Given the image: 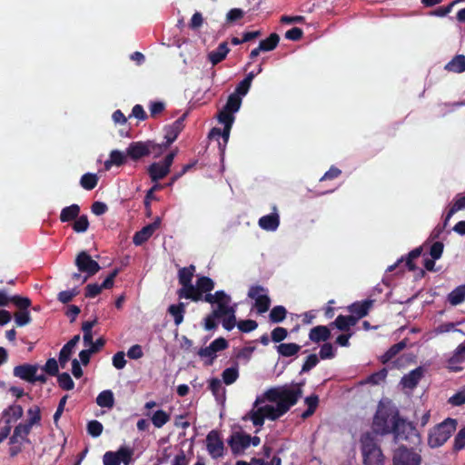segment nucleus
<instances>
[{"label":"nucleus","instance_id":"1","mask_svg":"<svg viewBox=\"0 0 465 465\" xmlns=\"http://www.w3.org/2000/svg\"><path fill=\"white\" fill-rule=\"evenodd\" d=\"M303 383L285 384L268 389L262 397H258L252 407H258L266 401L275 403L278 408L292 407L303 395Z\"/></svg>","mask_w":465,"mask_h":465},{"label":"nucleus","instance_id":"2","mask_svg":"<svg viewBox=\"0 0 465 465\" xmlns=\"http://www.w3.org/2000/svg\"><path fill=\"white\" fill-rule=\"evenodd\" d=\"M361 445L365 465H383V455L373 433L363 434L361 438Z\"/></svg>","mask_w":465,"mask_h":465},{"label":"nucleus","instance_id":"3","mask_svg":"<svg viewBox=\"0 0 465 465\" xmlns=\"http://www.w3.org/2000/svg\"><path fill=\"white\" fill-rule=\"evenodd\" d=\"M218 120L224 125L223 129L213 127L209 133L210 139L218 140L219 148L222 153H224L225 147L229 141L231 129L234 122L233 113L223 108L218 114Z\"/></svg>","mask_w":465,"mask_h":465},{"label":"nucleus","instance_id":"4","mask_svg":"<svg viewBox=\"0 0 465 465\" xmlns=\"http://www.w3.org/2000/svg\"><path fill=\"white\" fill-rule=\"evenodd\" d=\"M456 427V420L450 418L435 426L429 433L428 444L430 447L438 448L442 446L450 439Z\"/></svg>","mask_w":465,"mask_h":465},{"label":"nucleus","instance_id":"5","mask_svg":"<svg viewBox=\"0 0 465 465\" xmlns=\"http://www.w3.org/2000/svg\"><path fill=\"white\" fill-rule=\"evenodd\" d=\"M398 417V413L391 411V409H377L372 423L373 432L381 435L391 433Z\"/></svg>","mask_w":465,"mask_h":465},{"label":"nucleus","instance_id":"6","mask_svg":"<svg viewBox=\"0 0 465 465\" xmlns=\"http://www.w3.org/2000/svg\"><path fill=\"white\" fill-rule=\"evenodd\" d=\"M41 420L40 409H28V420L25 423H20L15 428L14 434L10 438L11 444H22L27 440L32 427L38 424Z\"/></svg>","mask_w":465,"mask_h":465},{"label":"nucleus","instance_id":"7","mask_svg":"<svg viewBox=\"0 0 465 465\" xmlns=\"http://www.w3.org/2000/svg\"><path fill=\"white\" fill-rule=\"evenodd\" d=\"M396 440H408L413 445L420 443V436L412 422L398 417L391 431Z\"/></svg>","mask_w":465,"mask_h":465},{"label":"nucleus","instance_id":"8","mask_svg":"<svg viewBox=\"0 0 465 465\" xmlns=\"http://www.w3.org/2000/svg\"><path fill=\"white\" fill-rule=\"evenodd\" d=\"M248 297L254 300V307L258 313L266 312L271 306V299L268 290L261 285H252L248 291Z\"/></svg>","mask_w":465,"mask_h":465},{"label":"nucleus","instance_id":"9","mask_svg":"<svg viewBox=\"0 0 465 465\" xmlns=\"http://www.w3.org/2000/svg\"><path fill=\"white\" fill-rule=\"evenodd\" d=\"M75 265L80 272L87 274V276L84 278L83 282H84L88 277L96 274L101 269L99 263L93 260L91 255L85 251H82L78 253L75 259Z\"/></svg>","mask_w":465,"mask_h":465},{"label":"nucleus","instance_id":"10","mask_svg":"<svg viewBox=\"0 0 465 465\" xmlns=\"http://www.w3.org/2000/svg\"><path fill=\"white\" fill-rule=\"evenodd\" d=\"M289 409H252L251 420L254 426L261 427L265 419L275 420L286 413Z\"/></svg>","mask_w":465,"mask_h":465},{"label":"nucleus","instance_id":"11","mask_svg":"<svg viewBox=\"0 0 465 465\" xmlns=\"http://www.w3.org/2000/svg\"><path fill=\"white\" fill-rule=\"evenodd\" d=\"M420 461L419 454L406 448H399L393 455L394 465H420Z\"/></svg>","mask_w":465,"mask_h":465},{"label":"nucleus","instance_id":"12","mask_svg":"<svg viewBox=\"0 0 465 465\" xmlns=\"http://www.w3.org/2000/svg\"><path fill=\"white\" fill-rule=\"evenodd\" d=\"M206 448L209 454L216 459L223 455L224 445L216 430H212L206 437Z\"/></svg>","mask_w":465,"mask_h":465},{"label":"nucleus","instance_id":"13","mask_svg":"<svg viewBox=\"0 0 465 465\" xmlns=\"http://www.w3.org/2000/svg\"><path fill=\"white\" fill-rule=\"evenodd\" d=\"M38 364L24 363L15 366L13 370V374L16 378L34 384V376L38 372Z\"/></svg>","mask_w":465,"mask_h":465},{"label":"nucleus","instance_id":"14","mask_svg":"<svg viewBox=\"0 0 465 465\" xmlns=\"http://www.w3.org/2000/svg\"><path fill=\"white\" fill-rule=\"evenodd\" d=\"M161 221L157 218L152 223L143 227L140 231L136 232L133 237V242L136 246H140L149 240L153 232L160 227Z\"/></svg>","mask_w":465,"mask_h":465},{"label":"nucleus","instance_id":"15","mask_svg":"<svg viewBox=\"0 0 465 465\" xmlns=\"http://www.w3.org/2000/svg\"><path fill=\"white\" fill-rule=\"evenodd\" d=\"M126 155L134 162L139 161L143 157L149 156L147 142H132L126 149Z\"/></svg>","mask_w":465,"mask_h":465},{"label":"nucleus","instance_id":"16","mask_svg":"<svg viewBox=\"0 0 465 465\" xmlns=\"http://www.w3.org/2000/svg\"><path fill=\"white\" fill-rule=\"evenodd\" d=\"M425 373V368L419 366L416 369L411 371L405 374L401 381L403 388L413 390L417 387L420 380L423 378Z\"/></svg>","mask_w":465,"mask_h":465},{"label":"nucleus","instance_id":"17","mask_svg":"<svg viewBox=\"0 0 465 465\" xmlns=\"http://www.w3.org/2000/svg\"><path fill=\"white\" fill-rule=\"evenodd\" d=\"M185 114L175 120L172 124L164 127V143L170 147V145L177 139L178 135L183 129V121Z\"/></svg>","mask_w":465,"mask_h":465},{"label":"nucleus","instance_id":"18","mask_svg":"<svg viewBox=\"0 0 465 465\" xmlns=\"http://www.w3.org/2000/svg\"><path fill=\"white\" fill-rule=\"evenodd\" d=\"M272 209L273 211L272 213L262 216L258 221L259 226L268 232L276 231L280 225V216L276 205H273Z\"/></svg>","mask_w":465,"mask_h":465},{"label":"nucleus","instance_id":"19","mask_svg":"<svg viewBox=\"0 0 465 465\" xmlns=\"http://www.w3.org/2000/svg\"><path fill=\"white\" fill-rule=\"evenodd\" d=\"M177 295L180 299H188L195 302L203 301L204 298V295L199 293L196 284L193 285L192 282L182 285L177 291Z\"/></svg>","mask_w":465,"mask_h":465},{"label":"nucleus","instance_id":"20","mask_svg":"<svg viewBox=\"0 0 465 465\" xmlns=\"http://www.w3.org/2000/svg\"><path fill=\"white\" fill-rule=\"evenodd\" d=\"M23 414V409H5L4 411V413H3V416H4V419L5 420V422H6V425L4 426L2 429H1V431H0V443L5 440L8 436V434L10 433V430H11V426L9 425L11 420H10V417L12 416L14 418V420H17L19 419Z\"/></svg>","mask_w":465,"mask_h":465},{"label":"nucleus","instance_id":"21","mask_svg":"<svg viewBox=\"0 0 465 465\" xmlns=\"http://www.w3.org/2000/svg\"><path fill=\"white\" fill-rule=\"evenodd\" d=\"M372 304L373 301L364 300L362 302H353L348 307V310L350 312H351V315L355 316L358 322L361 318L368 315L369 311L372 307Z\"/></svg>","mask_w":465,"mask_h":465},{"label":"nucleus","instance_id":"22","mask_svg":"<svg viewBox=\"0 0 465 465\" xmlns=\"http://www.w3.org/2000/svg\"><path fill=\"white\" fill-rule=\"evenodd\" d=\"M465 361V346L460 343L454 351L453 355L448 360L447 367L452 371L462 370L460 364Z\"/></svg>","mask_w":465,"mask_h":465},{"label":"nucleus","instance_id":"23","mask_svg":"<svg viewBox=\"0 0 465 465\" xmlns=\"http://www.w3.org/2000/svg\"><path fill=\"white\" fill-rule=\"evenodd\" d=\"M229 52L230 48L228 47L227 42H223L215 50L208 54V59L213 65H216L226 58Z\"/></svg>","mask_w":465,"mask_h":465},{"label":"nucleus","instance_id":"24","mask_svg":"<svg viewBox=\"0 0 465 465\" xmlns=\"http://www.w3.org/2000/svg\"><path fill=\"white\" fill-rule=\"evenodd\" d=\"M331 338V331L325 325H318L311 329L309 339L316 343L326 341Z\"/></svg>","mask_w":465,"mask_h":465},{"label":"nucleus","instance_id":"25","mask_svg":"<svg viewBox=\"0 0 465 465\" xmlns=\"http://www.w3.org/2000/svg\"><path fill=\"white\" fill-rule=\"evenodd\" d=\"M126 153H123L119 150H113L109 154V159L104 162V169L109 171L113 166H122L127 161Z\"/></svg>","mask_w":465,"mask_h":465},{"label":"nucleus","instance_id":"26","mask_svg":"<svg viewBox=\"0 0 465 465\" xmlns=\"http://www.w3.org/2000/svg\"><path fill=\"white\" fill-rule=\"evenodd\" d=\"M357 324V319L354 315H342L340 314L337 316L334 322H332L330 325L335 326L338 330L341 331H349L351 327Z\"/></svg>","mask_w":465,"mask_h":465},{"label":"nucleus","instance_id":"27","mask_svg":"<svg viewBox=\"0 0 465 465\" xmlns=\"http://www.w3.org/2000/svg\"><path fill=\"white\" fill-rule=\"evenodd\" d=\"M147 173L151 178V181L157 183L158 181L166 177L170 172L168 169L164 168L161 163L154 162L148 166Z\"/></svg>","mask_w":465,"mask_h":465},{"label":"nucleus","instance_id":"28","mask_svg":"<svg viewBox=\"0 0 465 465\" xmlns=\"http://www.w3.org/2000/svg\"><path fill=\"white\" fill-rule=\"evenodd\" d=\"M167 312L170 315L173 316L174 324L179 326L184 318V314L186 312V306L183 302H178L177 304H171Z\"/></svg>","mask_w":465,"mask_h":465},{"label":"nucleus","instance_id":"29","mask_svg":"<svg viewBox=\"0 0 465 465\" xmlns=\"http://www.w3.org/2000/svg\"><path fill=\"white\" fill-rule=\"evenodd\" d=\"M80 206L73 203L62 209L59 219L62 223H68L75 220L80 214Z\"/></svg>","mask_w":465,"mask_h":465},{"label":"nucleus","instance_id":"30","mask_svg":"<svg viewBox=\"0 0 465 465\" xmlns=\"http://www.w3.org/2000/svg\"><path fill=\"white\" fill-rule=\"evenodd\" d=\"M465 209V195L457 194L456 198L454 199L451 206L450 207L449 211L447 212L445 218H444V226H446L450 221V219L459 211Z\"/></svg>","mask_w":465,"mask_h":465},{"label":"nucleus","instance_id":"31","mask_svg":"<svg viewBox=\"0 0 465 465\" xmlns=\"http://www.w3.org/2000/svg\"><path fill=\"white\" fill-rule=\"evenodd\" d=\"M445 70L448 72L460 74L465 72V55H455L446 65Z\"/></svg>","mask_w":465,"mask_h":465},{"label":"nucleus","instance_id":"32","mask_svg":"<svg viewBox=\"0 0 465 465\" xmlns=\"http://www.w3.org/2000/svg\"><path fill=\"white\" fill-rule=\"evenodd\" d=\"M447 301L452 306H457L465 302V284L456 287L448 296Z\"/></svg>","mask_w":465,"mask_h":465},{"label":"nucleus","instance_id":"33","mask_svg":"<svg viewBox=\"0 0 465 465\" xmlns=\"http://www.w3.org/2000/svg\"><path fill=\"white\" fill-rule=\"evenodd\" d=\"M214 282L208 276H200L196 281V287L200 294L210 293L214 289Z\"/></svg>","mask_w":465,"mask_h":465},{"label":"nucleus","instance_id":"34","mask_svg":"<svg viewBox=\"0 0 465 465\" xmlns=\"http://www.w3.org/2000/svg\"><path fill=\"white\" fill-rule=\"evenodd\" d=\"M406 347V341H401L398 343L393 344L384 354L380 358L381 361L385 364L393 359L401 351Z\"/></svg>","mask_w":465,"mask_h":465},{"label":"nucleus","instance_id":"35","mask_svg":"<svg viewBox=\"0 0 465 465\" xmlns=\"http://www.w3.org/2000/svg\"><path fill=\"white\" fill-rule=\"evenodd\" d=\"M203 301L208 303H220V302H225L230 303L231 302V297L224 292V291H217L213 294L207 293L204 295Z\"/></svg>","mask_w":465,"mask_h":465},{"label":"nucleus","instance_id":"36","mask_svg":"<svg viewBox=\"0 0 465 465\" xmlns=\"http://www.w3.org/2000/svg\"><path fill=\"white\" fill-rule=\"evenodd\" d=\"M301 346L297 343H281L277 346V351L280 355L283 357H292L297 354L300 350Z\"/></svg>","mask_w":465,"mask_h":465},{"label":"nucleus","instance_id":"37","mask_svg":"<svg viewBox=\"0 0 465 465\" xmlns=\"http://www.w3.org/2000/svg\"><path fill=\"white\" fill-rule=\"evenodd\" d=\"M195 266L191 264L188 267H183L178 272V281L181 285H185L192 282L195 272Z\"/></svg>","mask_w":465,"mask_h":465},{"label":"nucleus","instance_id":"38","mask_svg":"<svg viewBox=\"0 0 465 465\" xmlns=\"http://www.w3.org/2000/svg\"><path fill=\"white\" fill-rule=\"evenodd\" d=\"M280 41V36L276 33H272L266 39L260 42L259 46L262 52H269L274 50Z\"/></svg>","mask_w":465,"mask_h":465},{"label":"nucleus","instance_id":"39","mask_svg":"<svg viewBox=\"0 0 465 465\" xmlns=\"http://www.w3.org/2000/svg\"><path fill=\"white\" fill-rule=\"evenodd\" d=\"M96 403L99 407H114V397L111 390H105L100 392L96 398Z\"/></svg>","mask_w":465,"mask_h":465},{"label":"nucleus","instance_id":"40","mask_svg":"<svg viewBox=\"0 0 465 465\" xmlns=\"http://www.w3.org/2000/svg\"><path fill=\"white\" fill-rule=\"evenodd\" d=\"M146 142L149 150V155L153 154L155 158L161 156L169 148V146L164 142L156 143L153 140H147Z\"/></svg>","mask_w":465,"mask_h":465},{"label":"nucleus","instance_id":"41","mask_svg":"<svg viewBox=\"0 0 465 465\" xmlns=\"http://www.w3.org/2000/svg\"><path fill=\"white\" fill-rule=\"evenodd\" d=\"M287 310L282 305L274 306L269 314L270 321L273 323H279L285 320Z\"/></svg>","mask_w":465,"mask_h":465},{"label":"nucleus","instance_id":"42","mask_svg":"<svg viewBox=\"0 0 465 465\" xmlns=\"http://www.w3.org/2000/svg\"><path fill=\"white\" fill-rule=\"evenodd\" d=\"M209 388L213 393V395L216 397V399L223 404V401L225 400L224 397V388L223 386V383L218 379H213L210 381Z\"/></svg>","mask_w":465,"mask_h":465},{"label":"nucleus","instance_id":"43","mask_svg":"<svg viewBox=\"0 0 465 465\" xmlns=\"http://www.w3.org/2000/svg\"><path fill=\"white\" fill-rule=\"evenodd\" d=\"M98 183V177L95 173H84L80 179L81 186L87 190L91 191L96 187Z\"/></svg>","mask_w":465,"mask_h":465},{"label":"nucleus","instance_id":"44","mask_svg":"<svg viewBox=\"0 0 465 465\" xmlns=\"http://www.w3.org/2000/svg\"><path fill=\"white\" fill-rule=\"evenodd\" d=\"M72 228L77 233L85 232L89 228L88 216L86 214L78 215V217L74 220Z\"/></svg>","mask_w":465,"mask_h":465},{"label":"nucleus","instance_id":"45","mask_svg":"<svg viewBox=\"0 0 465 465\" xmlns=\"http://www.w3.org/2000/svg\"><path fill=\"white\" fill-rule=\"evenodd\" d=\"M242 104V98L236 94H232L229 95L226 104L224 105V109L230 111L232 113H236Z\"/></svg>","mask_w":465,"mask_h":465},{"label":"nucleus","instance_id":"46","mask_svg":"<svg viewBox=\"0 0 465 465\" xmlns=\"http://www.w3.org/2000/svg\"><path fill=\"white\" fill-rule=\"evenodd\" d=\"M169 418L170 415L168 413L159 409L153 413L151 420L156 428H161L169 420Z\"/></svg>","mask_w":465,"mask_h":465},{"label":"nucleus","instance_id":"47","mask_svg":"<svg viewBox=\"0 0 465 465\" xmlns=\"http://www.w3.org/2000/svg\"><path fill=\"white\" fill-rule=\"evenodd\" d=\"M57 376V382L60 388L65 391L74 389V382L67 372L60 373Z\"/></svg>","mask_w":465,"mask_h":465},{"label":"nucleus","instance_id":"48","mask_svg":"<svg viewBox=\"0 0 465 465\" xmlns=\"http://www.w3.org/2000/svg\"><path fill=\"white\" fill-rule=\"evenodd\" d=\"M222 376L225 384H232L239 377L238 369L235 367L227 368L223 371Z\"/></svg>","mask_w":465,"mask_h":465},{"label":"nucleus","instance_id":"49","mask_svg":"<svg viewBox=\"0 0 465 465\" xmlns=\"http://www.w3.org/2000/svg\"><path fill=\"white\" fill-rule=\"evenodd\" d=\"M32 321L28 310L19 311L15 313V322L18 327H23L29 324Z\"/></svg>","mask_w":465,"mask_h":465},{"label":"nucleus","instance_id":"50","mask_svg":"<svg viewBox=\"0 0 465 465\" xmlns=\"http://www.w3.org/2000/svg\"><path fill=\"white\" fill-rule=\"evenodd\" d=\"M218 306L215 310L212 312L214 317H217L218 319H221L229 313L235 312L234 309L231 306H229V303L225 302H220L217 303Z\"/></svg>","mask_w":465,"mask_h":465},{"label":"nucleus","instance_id":"51","mask_svg":"<svg viewBox=\"0 0 465 465\" xmlns=\"http://www.w3.org/2000/svg\"><path fill=\"white\" fill-rule=\"evenodd\" d=\"M42 371L50 376H56L59 372L58 362L54 358H50L43 366Z\"/></svg>","mask_w":465,"mask_h":465},{"label":"nucleus","instance_id":"52","mask_svg":"<svg viewBox=\"0 0 465 465\" xmlns=\"http://www.w3.org/2000/svg\"><path fill=\"white\" fill-rule=\"evenodd\" d=\"M251 445V436L250 435H238L232 438V449L238 446L239 448L244 450Z\"/></svg>","mask_w":465,"mask_h":465},{"label":"nucleus","instance_id":"53","mask_svg":"<svg viewBox=\"0 0 465 465\" xmlns=\"http://www.w3.org/2000/svg\"><path fill=\"white\" fill-rule=\"evenodd\" d=\"M11 302L20 309V311L27 310L32 304V302L28 297H22L19 295L12 296Z\"/></svg>","mask_w":465,"mask_h":465},{"label":"nucleus","instance_id":"54","mask_svg":"<svg viewBox=\"0 0 465 465\" xmlns=\"http://www.w3.org/2000/svg\"><path fill=\"white\" fill-rule=\"evenodd\" d=\"M119 462L128 465L132 460L133 450L126 447L120 448L116 452Z\"/></svg>","mask_w":465,"mask_h":465},{"label":"nucleus","instance_id":"55","mask_svg":"<svg viewBox=\"0 0 465 465\" xmlns=\"http://www.w3.org/2000/svg\"><path fill=\"white\" fill-rule=\"evenodd\" d=\"M238 329L242 332H251L258 327V323L254 320H242L237 323Z\"/></svg>","mask_w":465,"mask_h":465},{"label":"nucleus","instance_id":"56","mask_svg":"<svg viewBox=\"0 0 465 465\" xmlns=\"http://www.w3.org/2000/svg\"><path fill=\"white\" fill-rule=\"evenodd\" d=\"M77 294L78 291L75 288L68 291H62L58 293L57 300L60 302L66 304L70 302Z\"/></svg>","mask_w":465,"mask_h":465},{"label":"nucleus","instance_id":"57","mask_svg":"<svg viewBox=\"0 0 465 465\" xmlns=\"http://www.w3.org/2000/svg\"><path fill=\"white\" fill-rule=\"evenodd\" d=\"M197 354L201 358H208V361H206L208 365L213 364L216 358V353L214 352V351H213L211 349V345H209L207 347L201 348L198 351Z\"/></svg>","mask_w":465,"mask_h":465},{"label":"nucleus","instance_id":"58","mask_svg":"<svg viewBox=\"0 0 465 465\" xmlns=\"http://www.w3.org/2000/svg\"><path fill=\"white\" fill-rule=\"evenodd\" d=\"M319 363V358L316 354H310L302 367L301 372H308Z\"/></svg>","mask_w":465,"mask_h":465},{"label":"nucleus","instance_id":"59","mask_svg":"<svg viewBox=\"0 0 465 465\" xmlns=\"http://www.w3.org/2000/svg\"><path fill=\"white\" fill-rule=\"evenodd\" d=\"M87 431L92 437H98L102 434L103 425L97 420H91L87 424Z\"/></svg>","mask_w":465,"mask_h":465},{"label":"nucleus","instance_id":"60","mask_svg":"<svg viewBox=\"0 0 465 465\" xmlns=\"http://www.w3.org/2000/svg\"><path fill=\"white\" fill-rule=\"evenodd\" d=\"M320 357L322 360L332 359L335 356L334 349L331 343L325 342L321 347Z\"/></svg>","mask_w":465,"mask_h":465},{"label":"nucleus","instance_id":"61","mask_svg":"<svg viewBox=\"0 0 465 465\" xmlns=\"http://www.w3.org/2000/svg\"><path fill=\"white\" fill-rule=\"evenodd\" d=\"M449 402L454 406H460L465 403V386L449 399Z\"/></svg>","mask_w":465,"mask_h":465},{"label":"nucleus","instance_id":"62","mask_svg":"<svg viewBox=\"0 0 465 465\" xmlns=\"http://www.w3.org/2000/svg\"><path fill=\"white\" fill-rule=\"evenodd\" d=\"M465 448V427L462 428L455 436L453 449L457 451Z\"/></svg>","mask_w":465,"mask_h":465},{"label":"nucleus","instance_id":"63","mask_svg":"<svg viewBox=\"0 0 465 465\" xmlns=\"http://www.w3.org/2000/svg\"><path fill=\"white\" fill-rule=\"evenodd\" d=\"M165 108V104L163 102H151L149 105L150 115L153 118L157 117L160 114L163 112Z\"/></svg>","mask_w":465,"mask_h":465},{"label":"nucleus","instance_id":"64","mask_svg":"<svg viewBox=\"0 0 465 465\" xmlns=\"http://www.w3.org/2000/svg\"><path fill=\"white\" fill-rule=\"evenodd\" d=\"M104 465H120L118 456L115 452L107 451L103 458Z\"/></svg>","mask_w":465,"mask_h":465}]
</instances>
